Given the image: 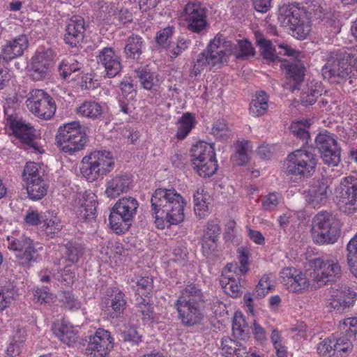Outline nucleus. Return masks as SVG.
Masks as SVG:
<instances>
[{
    "mask_svg": "<svg viewBox=\"0 0 357 357\" xmlns=\"http://www.w3.org/2000/svg\"><path fill=\"white\" fill-rule=\"evenodd\" d=\"M151 212L158 228L178 225L184 220L186 202L174 189L158 188L151 196Z\"/></svg>",
    "mask_w": 357,
    "mask_h": 357,
    "instance_id": "f257e3e1",
    "label": "nucleus"
},
{
    "mask_svg": "<svg viewBox=\"0 0 357 357\" xmlns=\"http://www.w3.org/2000/svg\"><path fill=\"white\" fill-rule=\"evenodd\" d=\"M178 317L187 326L202 323L204 319V300L201 289L189 284L182 290L176 302Z\"/></svg>",
    "mask_w": 357,
    "mask_h": 357,
    "instance_id": "f03ea898",
    "label": "nucleus"
},
{
    "mask_svg": "<svg viewBox=\"0 0 357 357\" xmlns=\"http://www.w3.org/2000/svg\"><path fill=\"white\" fill-rule=\"evenodd\" d=\"M231 43L220 36L211 40L207 49L200 53L191 70L190 75L197 76L206 66H215L227 61L230 54Z\"/></svg>",
    "mask_w": 357,
    "mask_h": 357,
    "instance_id": "7ed1b4c3",
    "label": "nucleus"
},
{
    "mask_svg": "<svg viewBox=\"0 0 357 357\" xmlns=\"http://www.w3.org/2000/svg\"><path fill=\"white\" fill-rule=\"evenodd\" d=\"M114 167V159L112 153L96 151L83 158L80 170L82 175L92 182L109 173Z\"/></svg>",
    "mask_w": 357,
    "mask_h": 357,
    "instance_id": "20e7f679",
    "label": "nucleus"
},
{
    "mask_svg": "<svg viewBox=\"0 0 357 357\" xmlns=\"http://www.w3.org/2000/svg\"><path fill=\"white\" fill-rule=\"evenodd\" d=\"M139 203L132 197L119 199L114 205L109 217V225L116 234L125 233L132 223Z\"/></svg>",
    "mask_w": 357,
    "mask_h": 357,
    "instance_id": "39448f33",
    "label": "nucleus"
},
{
    "mask_svg": "<svg viewBox=\"0 0 357 357\" xmlns=\"http://www.w3.org/2000/svg\"><path fill=\"white\" fill-rule=\"evenodd\" d=\"M349 59V53L345 51L330 52L321 69L324 78L331 83L338 84L349 77L352 73Z\"/></svg>",
    "mask_w": 357,
    "mask_h": 357,
    "instance_id": "423d86ee",
    "label": "nucleus"
},
{
    "mask_svg": "<svg viewBox=\"0 0 357 357\" xmlns=\"http://www.w3.org/2000/svg\"><path fill=\"white\" fill-rule=\"evenodd\" d=\"M192 165L202 177L213 176L218 169L215 149L212 144L204 142H197L191 148Z\"/></svg>",
    "mask_w": 357,
    "mask_h": 357,
    "instance_id": "0eeeda50",
    "label": "nucleus"
},
{
    "mask_svg": "<svg viewBox=\"0 0 357 357\" xmlns=\"http://www.w3.org/2000/svg\"><path fill=\"white\" fill-rule=\"evenodd\" d=\"M318 158L312 151L297 149L290 153L287 158L288 175L308 178L315 172Z\"/></svg>",
    "mask_w": 357,
    "mask_h": 357,
    "instance_id": "6e6552de",
    "label": "nucleus"
},
{
    "mask_svg": "<svg viewBox=\"0 0 357 357\" xmlns=\"http://www.w3.org/2000/svg\"><path fill=\"white\" fill-rule=\"evenodd\" d=\"M56 140L61 151L71 153L82 149L87 138L79 123L73 121L59 128Z\"/></svg>",
    "mask_w": 357,
    "mask_h": 357,
    "instance_id": "1a4fd4ad",
    "label": "nucleus"
},
{
    "mask_svg": "<svg viewBox=\"0 0 357 357\" xmlns=\"http://www.w3.org/2000/svg\"><path fill=\"white\" fill-rule=\"evenodd\" d=\"M342 275V268L336 258H318L312 261L310 278L317 287H320L329 282L336 281Z\"/></svg>",
    "mask_w": 357,
    "mask_h": 357,
    "instance_id": "9d476101",
    "label": "nucleus"
},
{
    "mask_svg": "<svg viewBox=\"0 0 357 357\" xmlns=\"http://www.w3.org/2000/svg\"><path fill=\"white\" fill-rule=\"evenodd\" d=\"M337 204L342 212L351 215L357 212V178L346 176L336 188Z\"/></svg>",
    "mask_w": 357,
    "mask_h": 357,
    "instance_id": "9b49d317",
    "label": "nucleus"
},
{
    "mask_svg": "<svg viewBox=\"0 0 357 357\" xmlns=\"http://www.w3.org/2000/svg\"><path fill=\"white\" fill-rule=\"evenodd\" d=\"M279 47L284 50V55L295 56V59L282 61L280 67L286 72L287 79L289 81V89L292 91L298 90L303 81L305 72L304 63L297 59L300 53L287 45H280Z\"/></svg>",
    "mask_w": 357,
    "mask_h": 357,
    "instance_id": "f8f14e48",
    "label": "nucleus"
},
{
    "mask_svg": "<svg viewBox=\"0 0 357 357\" xmlns=\"http://www.w3.org/2000/svg\"><path fill=\"white\" fill-rule=\"evenodd\" d=\"M29 111L37 117L48 120L55 114L56 106L54 99L44 91L33 89L26 100Z\"/></svg>",
    "mask_w": 357,
    "mask_h": 357,
    "instance_id": "ddd939ff",
    "label": "nucleus"
},
{
    "mask_svg": "<svg viewBox=\"0 0 357 357\" xmlns=\"http://www.w3.org/2000/svg\"><path fill=\"white\" fill-rule=\"evenodd\" d=\"M7 248L16 252L15 257L22 265H31L40 259L33 241L29 237L22 236L19 238L8 236Z\"/></svg>",
    "mask_w": 357,
    "mask_h": 357,
    "instance_id": "4468645a",
    "label": "nucleus"
},
{
    "mask_svg": "<svg viewBox=\"0 0 357 357\" xmlns=\"http://www.w3.org/2000/svg\"><path fill=\"white\" fill-rule=\"evenodd\" d=\"M315 144L325 164L333 167L338 165L341 160L340 148L334 135L328 132L319 133L316 137Z\"/></svg>",
    "mask_w": 357,
    "mask_h": 357,
    "instance_id": "2eb2a0df",
    "label": "nucleus"
},
{
    "mask_svg": "<svg viewBox=\"0 0 357 357\" xmlns=\"http://www.w3.org/2000/svg\"><path fill=\"white\" fill-rule=\"evenodd\" d=\"M53 59V52L50 49L37 51L32 56L29 66V77L34 81L46 79L54 64Z\"/></svg>",
    "mask_w": 357,
    "mask_h": 357,
    "instance_id": "dca6fc26",
    "label": "nucleus"
},
{
    "mask_svg": "<svg viewBox=\"0 0 357 357\" xmlns=\"http://www.w3.org/2000/svg\"><path fill=\"white\" fill-rule=\"evenodd\" d=\"M181 17L188 23V29L192 32L200 33L206 27V9L199 2L187 3Z\"/></svg>",
    "mask_w": 357,
    "mask_h": 357,
    "instance_id": "f3484780",
    "label": "nucleus"
},
{
    "mask_svg": "<svg viewBox=\"0 0 357 357\" xmlns=\"http://www.w3.org/2000/svg\"><path fill=\"white\" fill-rule=\"evenodd\" d=\"M113 338L110 333L103 328H98L94 335L89 337L85 353L92 357H103L112 347Z\"/></svg>",
    "mask_w": 357,
    "mask_h": 357,
    "instance_id": "a211bd4d",
    "label": "nucleus"
},
{
    "mask_svg": "<svg viewBox=\"0 0 357 357\" xmlns=\"http://www.w3.org/2000/svg\"><path fill=\"white\" fill-rule=\"evenodd\" d=\"M303 12L294 4L283 5L279 9L278 22L282 26L296 31L298 33L303 30Z\"/></svg>",
    "mask_w": 357,
    "mask_h": 357,
    "instance_id": "6ab92c4d",
    "label": "nucleus"
},
{
    "mask_svg": "<svg viewBox=\"0 0 357 357\" xmlns=\"http://www.w3.org/2000/svg\"><path fill=\"white\" fill-rule=\"evenodd\" d=\"M356 298V294L349 287L336 285L332 289L330 298L327 301V306L342 312L354 305Z\"/></svg>",
    "mask_w": 357,
    "mask_h": 357,
    "instance_id": "aec40b11",
    "label": "nucleus"
},
{
    "mask_svg": "<svg viewBox=\"0 0 357 357\" xmlns=\"http://www.w3.org/2000/svg\"><path fill=\"white\" fill-rule=\"evenodd\" d=\"M331 193L327 181L322 178L314 181L309 188L304 191L303 195L308 205L319 208L327 202Z\"/></svg>",
    "mask_w": 357,
    "mask_h": 357,
    "instance_id": "412c9836",
    "label": "nucleus"
},
{
    "mask_svg": "<svg viewBox=\"0 0 357 357\" xmlns=\"http://www.w3.org/2000/svg\"><path fill=\"white\" fill-rule=\"evenodd\" d=\"M280 276L283 285L292 292H302L310 284L305 275L295 268H283L280 271Z\"/></svg>",
    "mask_w": 357,
    "mask_h": 357,
    "instance_id": "4be33fe9",
    "label": "nucleus"
},
{
    "mask_svg": "<svg viewBox=\"0 0 357 357\" xmlns=\"http://www.w3.org/2000/svg\"><path fill=\"white\" fill-rule=\"evenodd\" d=\"M97 62L105 68L109 78L114 77L121 70L120 58L111 47H104L99 52Z\"/></svg>",
    "mask_w": 357,
    "mask_h": 357,
    "instance_id": "5701e85b",
    "label": "nucleus"
},
{
    "mask_svg": "<svg viewBox=\"0 0 357 357\" xmlns=\"http://www.w3.org/2000/svg\"><path fill=\"white\" fill-rule=\"evenodd\" d=\"M84 20L79 15L73 16L68 21L64 40L70 47H77L83 40L84 33Z\"/></svg>",
    "mask_w": 357,
    "mask_h": 357,
    "instance_id": "b1692460",
    "label": "nucleus"
},
{
    "mask_svg": "<svg viewBox=\"0 0 357 357\" xmlns=\"http://www.w3.org/2000/svg\"><path fill=\"white\" fill-rule=\"evenodd\" d=\"M243 274L225 266L222 272L220 283L225 292L231 297H237L239 294L240 280Z\"/></svg>",
    "mask_w": 357,
    "mask_h": 357,
    "instance_id": "393cba45",
    "label": "nucleus"
},
{
    "mask_svg": "<svg viewBox=\"0 0 357 357\" xmlns=\"http://www.w3.org/2000/svg\"><path fill=\"white\" fill-rule=\"evenodd\" d=\"M132 182V178L127 174L116 175L107 182L105 194L108 197L116 198L121 194L128 192Z\"/></svg>",
    "mask_w": 357,
    "mask_h": 357,
    "instance_id": "a878e982",
    "label": "nucleus"
},
{
    "mask_svg": "<svg viewBox=\"0 0 357 357\" xmlns=\"http://www.w3.org/2000/svg\"><path fill=\"white\" fill-rule=\"evenodd\" d=\"M52 330L61 342L68 346L75 343L77 340V329L65 320L54 323Z\"/></svg>",
    "mask_w": 357,
    "mask_h": 357,
    "instance_id": "bb28decb",
    "label": "nucleus"
},
{
    "mask_svg": "<svg viewBox=\"0 0 357 357\" xmlns=\"http://www.w3.org/2000/svg\"><path fill=\"white\" fill-rule=\"evenodd\" d=\"M28 47V40L24 35H20L12 40L8 41L2 48V53L6 59L12 60L22 55Z\"/></svg>",
    "mask_w": 357,
    "mask_h": 357,
    "instance_id": "cd10ccee",
    "label": "nucleus"
},
{
    "mask_svg": "<svg viewBox=\"0 0 357 357\" xmlns=\"http://www.w3.org/2000/svg\"><path fill=\"white\" fill-rule=\"evenodd\" d=\"M12 128L15 135L24 144V149L37 150L33 142V128L22 122L13 123Z\"/></svg>",
    "mask_w": 357,
    "mask_h": 357,
    "instance_id": "c85d7f7f",
    "label": "nucleus"
},
{
    "mask_svg": "<svg viewBox=\"0 0 357 357\" xmlns=\"http://www.w3.org/2000/svg\"><path fill=\"white\" fill-rule=\"evenodd\" d=\"M211 197L203 188H198L194 194L195 213L200 218H204L209 214V206Z\"/></svg>",
    "mask_w": 357,
    "mask_h": 357,
    "instance_id": "c756f323",
    "label": "nucleus"
},
{
    "mask_svg": "<svg viewBox=\"0 0 357 357\" xmlns=\"http://www.w3.org/2000/svg\"><path fill=\"white\" fill-rule=\"evenodd\" d=\"M268 108V96L264 91H257L250 104V114L255 117L264 116Z\"/></svg>",
    "mask_w": 357,
    "mask_h": 357,
    "instance_id": "7c9ffc66",
    "label": "nucleus"
},
{
    "mask_svg": "<svg viewBox=\"0 0 357 357\" xmlns=\"http://www.w3.org/2000/svg\"><path fill=\"white\" fill-rule=\"evenodd\" d=\"M339 223L335 219V218L327 212H321L317 214L312 220V234L315 233L317 236H321L323 229L325 228H329L335 225H338Z\"/></svg>",
    "mask_w": 357,
    "mask_h": 357,
    "instance_id": "2f4dec72",
    "label": "nucleus"
},
{
    "mask_svg": "<svg viewBox=\"0 0 357 357\" xmlns=\"http://www.w3.org/2000/svg\"><path fill=\"white\" fill-rule=\"evenodd\" d=\"M77 114L79 116L91 119H100L103 113L102 106L93 100L84 101L76 109Z\"/></svg>",
    "mask_w": 357,
    "mask_h": 357,
    "instance_id": "473e14b6",
    "label": "nucleus"
},
{
    "mask_svg": "<svg viewBox=\"0 0 357 357\" xmlns=\"http://www.w3.org/2000/svg\"><path fill=\"white\" fill-rule=\"evenodd\" d=\"M144 47V41L142 38L137 35H132L127 39L125 47V53L128 57L138 59L142 53Z\"/></svg>",
    "mask_w": 357,
    "mask_h": 357,
    "instance_id": "72a5a7b5",
    "label": "nucleus"
},
{
    "mask_svg": "<svg viewBox=\"0 0 357 357\" xmlns=\"http://www.w3.org/2000/svg\"><path fill=\"white\" fill-rule=\"evenodd\" d=\"M313 241L316 244L324 245V244H333L335 243L340 235V226L335 225L331 227L324 230L321 232V236L319 234L316 235L315 233H312Z\"/></svg>",
    "mask_w": 357,
    "mask_h": 357,
    "instance_id": "f704fd0d",
    "label": "nucleus"
},
{
    "mask_svg": "<svg viewBox=\"0 0 357 357\" xmlns=\"http://www.w3.org/2000/svg\"><path fill=\"white\" fill-rule=\"evenodd\" d=\"M347 263L350 271L357 278V233L347 245Z\"/></svg>",
    "mask_w": 357,
    "mask_h": 357,
    "instance_id": "c9c22d12",
    "label": "nucleus"
},
{
    "mask_svg": "<svg viewBox=\"0 0 357 357\" xmlns=\"http://www.w3.org/2000/svg\"><path fill=\"white\" fill-rule=\"evenodd\" d=\"M249 141H241L236 143V152L232 155L231 160L236 165H243L249 160L248 151L250 149Z\"/></svg>",
    "mask_w": 357,
    "mask_h": 357,
    "instance_id": "e433bc0d",
    "label": "nucleus"
},
{
    "mask_svg": "<svg viewBox=\"0 0 357 357\" xmlns=\"http://www.w3.org/2000/svg\"><path fill=\"white\" fill-rule=\"evenodd\" d=\"M195 123V120L193 116L189 113L184 114L178 121L177 138L183 139L191 131Z\"/></svg>",
    "mask_w": 357,
    "mask_h": 357,
    "instance_id": "4c0bfd02",
    "label": "nucleus"
},
{
    "mask_svg": "<svg viewBox=\"0 0 357 357\" xmlns=\"http://www.w3.org/2000/svg\"><path fill=\"white\" fill-rule=\"evenodd\" d=\"M333 342V355L336 357H346L353 349L352 342L347 337H340Z\"/></svg>",
    "mask_w": 357,
    "mask_h": 357,
    "instance_id": "58836bf2",
    "label": "nucleus"
},
{
    "mask_svg": "<svg viewBox=\"0 0 357 357\" xmlns=\"http://www.w3.org/2000/svg\"><path fill=\"white\" fill-rule=\"evenodd\" d=\"M257 43L259 47L261 56L267 62L279 61V56L276 54L275 50L273 47L271 42L264 38H259Z\"/></svg>",
    "mask_w": 357,
    "mask_h": 357,
    "instance_id": "ea45409f",
    "label": "nucleus"
},
{
    "mask_svg": "<svg viewBox=\"0 0 357 357\" xmlns=\"http://www.w3.org/2000/svg\"><path fill=\"white\" fill-rule=\"evenodd\" d=\"M27 193L30 199L38 200L47 193V186L43 179L26 183Z\"/></svg>",
    "mask_w": 357,
    "mask_h": 357,
    "instance_id": "a19ab883",
    "label": "nucleus"
},
{
    "mask_svg": "<svg viewBox=\"0 0 357 357\" xmlns=\"http://www.w3.org/2000/svg\"><path fill=\"white\" fill-rule=\"evenodd\" d=\"M274 289L271 274H265L259 280L255 289L254 295L256 298L260 299Z\"/></svg>",
    "mask_w": 357,
    "mask_h": 357,
    "instance_id": "79ce46f5",
    "label": "nucleus"
},
{
    "mask_svg": "<svg viewBox=\"0 0 357 357\" xmlns=\"http://www.w3.org/2000/svg\"><path fill=\"white\" fill-rule=\"evenodd\" d=\"M135 73L142 86L145 89L151 90L158 84V79L154 73H151L145 68H141L136 70Z\"/></svg>",
    "mask_w": 357,
    "mask_h": 357,
    "instance_id": "37998d69",
    "label": "nucleus"
},
{
    "mask_svg": "<svg viewBox=\"0 0 357 357\" xmlns=\"http://www.w3.org/2000/svg\"><path fill=\"white\" fill-rule=\"evenodd\" d=\"M211 134L221 141H227L232 135L231 130L223 119H219L213 123Z\"/></svg>",
    "mask_w": 357,
    "mask_h": 357,
    "instance_id": "c03bdc74",
    "label": "nucleus"
},
{
    "mask_svg": "<svg viewBox=\"0 0 357 357\" xmlns=\"http://www.w3.org/2000/svg\"><path fill=\"white\" fill-rule=\"evenodd\" d=\"M63 248L64 259L70 264L77 263L82 255V247L72 242H68Z\"/></svg>",
    "mask_w": 357,
    "mask_h": 357,
    "instance_id": "a18cd8bd",
    "label": "nucleus"
},
{
    "mask_svg": "<svg viewBox=\"0 0 357 357\" xmlns=\"http://www.w3.org/2000/svg\"><path fill=\"white\" fill-rule=\"evenodd\" d=\"M232 330L234 334L241 339H245L249 333L247 323L241 312H236L234 315Z\"/></svg>",
    "mask_w": 357,
    "mask_h": 357,
    "instance_id": "49530a36",
    "label": "nucleus"
},
{
    "mask_svg": "<svg viewBox=\"0 0 357 357\" xmlns=\"http://www.w3.org/2000/svg\"><path fill=\"white\" fill-rule=\"evenodd\" d=\"M119 335L121 340L132 345H138L142 342V335L138 333L136 328L127 324H125L123 328L120 330Z\"/></svg>",
    "mask_w": 357,
    "mask_h": 357,
    "instance_id": "de8ad7c7",
    "label": "nucleus"
},
{
    "mask_svg": "<svg viewBox=\"0 0 357 357\" xmlns=\"http://www.w3.org/2000/svg\"><path fill=\"white\" fill-rule=\"evenodd\" d=\"M124 297V294L118 289L114 291V294L111 296L110 306L114 314L112 317H117L124 311L126 306V301Z\"/></svg>",
    "mask_w": 357,
    "mask_h": 357,
    "instance_id": "09e8293b",
    "label": "nucleus"
},
{
    "mask_svg": "<svg viewBox=\"0 0 357 357\" xmlns=\"http://www.w3.org/2000/svg\"><path fill=\"white\" fill-rule=\"evenodd\" d=\"M255 54L252 45L248 40L238 41V47L234 52V55L238 59H247L253 56Z\"/></svg>",
    "mask_w": 357,
    "mask_h": 357,
    "instance_id": "8fccbe9b",
    "label": "nucleus"
},
{
    "mask_svg": "<svg viewBox=\"0 0 357 357\" xmlns=\"http://www.w3.org/2000/svg\"><path fill=\"white\" fill-rule=\"evenodd\" d=\"M136 307L143 317V319H151L153 318V306L148 296H139L137 298Z\"/></svg>",
    "mask_w": 357,
    "mask_h": 357,
    "instance_id": "3c124183",
    "label": "nucleus"
},
{
    "mask_svg": "<svg viewBox=\"0 0 357 357\" xmlns=\"http://www.w3.org/2000/svg\"><path fill=\"white\" fill-rule=\"evenodd\" d=\"M43 222V227L48 235L57 233L63 227L60 219L56 216H52L50 213H48V217L45 214Z\"/></svg>",
    "mask_w": 357,
    "mask_h": 357,
    "instance_id": "603ef678",
    "label": "nucleus"
},
{
    "mask_svg": "<svg viewBox=\"0 0 357 357\" xmlns=\"http://www.w3.org/2000/svg\"><path fill=\"white\" fill-rule=\"evenodd\" d=\"M93 204H98L96 196L94 193L91 192L77 194L73 203L74 206L77 209L82 208V206H88Z\"/></svg>",
    "mask_w": 357,
    "mask_h": 357,
    "instance_id": "864d4df0",
    "label": "nucleus"
},
{
    "mask_svg": "<svg viewBox=\"0 0 357 357\" xmlns=\"http://www.w3.org/2000/svg\"><path fill=\"white\" fill-rule=\"evenodd\" d=\"M239 262L240 266L238 265L236 263H230L228 264L226 266L229 267V268H231L232 270H234L239 273L240 274L245 275L248 271V251L246 249L242 248L239 250Z\"/></svg>",
    "mask_w": 357,
    "mask_h": 357,
    "instance_id": "5fc2aeb1",
    "label": "nucleus"
},
{
    "mask_svg": "<svg viewBox=\"0 0 357 357\" xmlns=\"http://www.w3.org/2000/svg\"><path fill=\"white\" fill-rule=\"evenodd\" d=\"M22 176L24 180L26 181V183L42 179L39 174L38 165L35 162L26 163L22 174Z\"/></svg>",
    "mask_w": 357,
    "mask_h": 357,
    "instance_id": "6e6d98bb",
    "label": "nucleus"
},
{
    "mask_svg": "<svg viewBox=\"0 0 357 357\" xmlns=\"http://www.w3.org/2000/svg\"><path fill=\"white\" fill-rule=\"evenodd\" d=\"M340 330L344 331L347 336L357 340V317L344 319L339 326Z\"/></svg>",
    "mask_w": 357,
    "mask_h": 357,
    "instance_id": "4d7b16f0",
    "label": "nucleus"
},
{
    "mask_svg": "<svg viewBox=\"0 0 357 357\" xmlns=\"http://www.w3.org/2000/svg\"><path fill=\"white\" fill-rule=\"evenodd\" d=\"M238 345V343L237 342L233 340L229 337H222L220 346L222 354L226 357L234 355V352Z\"/></svg>",
    "mask_w": 357,
    "mask_h": 357,
    "instance_id": "13d9d810",
    "label": "nucleus"
},
{
    "mask_svg": "<svg viewBox=\"0 0 357 357\" xmlns=\"http://www.w3.org/2000/svg\"><path fill=\"white\" fill-rule=\"evenodd\" d=\"M62 295L61 301L66 308L70 310H77L81 307V302L72 293L63 292Z\"/></svg>",
    "mask_w": 357,
    "mask_h": 357,
    "instance_id": "bf43d9fd",
    "label": "nucleus"
},
{
    "mask_svg": "<svg viewBox=\"0 0 357 357\" xmlns=\"http://www.w3.org/2000/svg\"><path fill=\"white\" fill-rule=\"evenodd\" d=\"M280 201L281 197L278 194L270 193L262 199V207L265 211H273L278 206Z\"/></svg>",
    "mask_w": 357,
    "mask_h": 357,
    "instance_id": "052dcab7",
    "label": "nucleus"
},
{
    "mask_svg": "<svg viewBox=\"0 0 357 357\" xmlns=\"http://www.w3.org/2000/svg\"><path fill=\"white\" fill-rule=\"evenodd\" d=\"M220 233L219 225L213 221L208 222L206 227V231L204 234V238L208 239L212 242V247H214V243L218 240Z\"/></svg>",
    "mask_w": 357,
    "mask_h": 357,
    "instance_id": "680f3d73",
    "label": "nucleus"
},
{
    "mask_svg": "<svg viewBox=\"0 0 357 357\" xmlns=\"http://www.w3.org/2000/svg\"><path fill=\"white\" fill-rule=\"evenodd\" d=\"M306 4L307 13L311 15V17L321 18L324 11L321 6V0H310Z\"/></svg>",
    "mask_w": 357,
    "mask_h": 357,
    "instance_id": "e2e57ef3",
    "label": "nucleus"
},
{
    "mask_svg": "<svg viewBox=\"0 0 357 357\" xmlns=\"http://www.w3.org/2000/svg\"><path fill=\"white\" fill-rule=\"evenodd\" d=\"M137 294L140 296H147L153 288V280L149 277H142L137 282Z\"/></svg>",
    "mask_w": 357,
    "mask_h": 357,
    "instance_id": "0e129e2a",
    "label": "nucleus"
},
{
    "mask_svg": "<svg viewBox=\"0 0 357 357\" xmlns=\"http://www.w3.org/2000/svg\"><path fill=\"white\" fill-rule=\"evenodd\" d=\"M96 208L97 204L82 206V208L77 209V213L80 218L91 221L96 217Z\"/></svg>",
    "mask_w": 357,
    "mask_h": 357,
    "instance_id": "69168bd1",
    "label": "nucleus"
},
{
    "mask_svg": "<svg viewBox=\"0 0 357 357\" xmlns=\"http://www.w3.org/2000/svg\"><path fill=\"white\" fill-rule=\"evenodd\" d=\"M96 208L97 204L82 206V208L77 209V213L80 218L91 221L96 217Z\"/></svg>",
    "mask_w": 357,
    "mask_h": 357,
    "instance_id": "338daca9",
    "label": "nucleus"
},
{
    "mask_svg": "<svg viewBox=\"0 0 357 357\" xmlns=\"http://www.w3.org/2000/svg\"><path fill=\"white\" fill-rule=\"evenodd\" d=\"M45 214L39 213L37 211L28 210L24 216V221L31 226L38 225L43 222Z\"/></svg>",
    "mask_w": 357,
    "mask_h": 357,
    "instance_id": "774afa93",
    "label": "nucleus"
}]
</instances>
